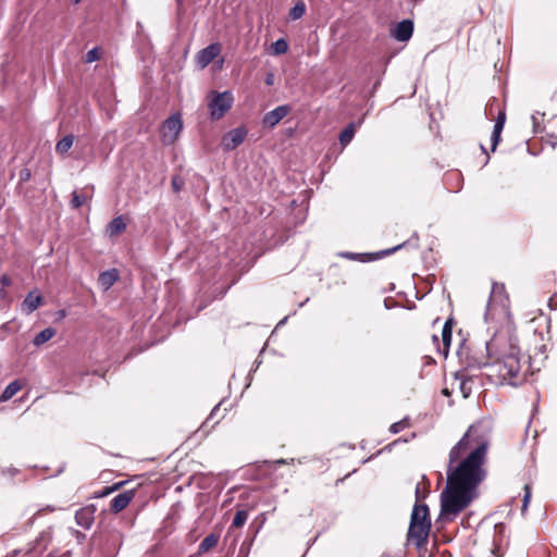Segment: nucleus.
<instances>
[{
  "mask_svg": "<svg viewBox=\"0 0 557 557\" xmlns=\"http://www.w3.org/2000/svg\"><path fill=\"white\" fill-rule=\"evenodd\" d=\"M487 449L488 441L476 435L473 426L450 449L446 486L441 494V520L453 521L478 498L479 486L486 476Z\"/></svg>",
  "mask_w": 557,
  "mask_h": 557,
  "instance_id": "obj_1",
  "label": "nucleus"
},
{
  "mask_svg": "<svg viewBox=\"0 0 557 557\" xmlns=\"http://www.w3.org/2000/svg\"><path fill=\"white\" fill-rule=\"evenodd\" d=\"M485 349L492 361L490 377H494L495 383L517 386L525 382L530 364L521 361L518 339L509 325L497 330L486 342Z\"/></svg>",
  "mask_w": 557,
  "mask_h": 557,
  "instance_id": "obj_2",
  "label": "nucleus"
},
{
  "mask_svg": "<svg viewBox=\"0 0 557 557\" xmlns=\"http://www.w3.org/2000/svg\"><path fill=\"white\" fill-rule=\"evenodd\" d=\"M510 318L509 298L504 284L493 283L484 319L486 322H508Z\"/></svg>",
  "mask_w": 557,
  "mask_h": 557,
  "instance_id": "obj_3",
  "label": "nucleus"
},
{
  "mask_svg": "<svg viewBox=\"0 0 557 557\" xmlns=\"http://www.w3.org/2000/svg\"><path fill=\"white\" fill-rule=\"evenodd\" d=\"M431 529L429 508L426 505L416 504L410 518L408 529V542L421 547L428 540Z\"/></svg>",
  "mask_w": 557,
  "mask_h": 557,
  "instance_id": "obj_4",
  "label": "nucleus"
},
{
  "mask_svg": "<svg viewBox=\"0 0 557 557\" xmlns=\"http://www.w3.org/2000/svg\"><path fill=\"white\" fill-rule=\"evenodd\" d=\"M234 98L231 91L212 92L209 101L210 116L212 120H219L232 108Z\"/></svg>",
  "mask_w": 557,
  "mask_h": 557,
  "instance_id": "obj_5",
  "label": "nucleus"
},
{
  "mask_svg": "<svg viewBox=\"0 0 557 557\" xmlns=\"http://www.w3.org/2000/svg\"><path fill=\"white\" fill-rule=\"evenodd\" d=\"M183 128L181 114L175 113L168 117L161 129V138L164 145H172L178 138Z\"/></svg>",
  "mask_w": 557,
  "mask_h": 557,
  "instance_id": "obj_6",
  "label": "nucleus"
},
{
  "mask_svg": "<svg viewBox=\"0 0 557 557\" xmlns=\"http://www.w3.org/2000/svg\"><path fill=\"white\" fill-rule=\"evenodd\" d=\"M248 131L244 126L231 129L222 137V147L225 151H232L236 149L245 138L247 137Z\"/></svg>",
  "mask_w": 557,
  "mask_h": 557,
  "instance_id": "obj_7",
  "label": "nucleus"
},
{
  "mask_svg": "<svg viewBox=\"0 0 557 557\" xmlns=\"http://www.w3.org/2000/svg\"><path fill=\"white\" fill-rule=\"evenodd\" d=\"M222 47L219 42H213L198 51L196 62L200 69L207 67L220 53Z\"/></svg>",
  "mask_w": 557,
  "mask_h": 557,
  "instance_id": "obj_8",
  "label": "nucleus"
},
{
  "mask_svg": "<svg viewBox=\"0 0 557 557\" xmlns=\"http://www.w3.org/2000/svg\"><path fill=\"white\" fill-rule=\"evenodd\" d=\"M290 112V107L287 104L278 106L275 109L267 112L262 119V124L265 127L273 128Z\"/></svg>",
  "mask_w": 557,
  "mask_h": 557,
  "instance_id": "obj_9",
  "label": "nucleus"
},
{
  "mask_svg": "<svg viewBox=\"0 0 557 557\" xmlns=\"http://www.w3.org/2000/svg\"><path fill=\"white\" fill-rule=\"evenodd\" d=\"M463 362L470 369L485 368L487 370L486 374L490 376V364H492V361L487 354L483 355L482 352L471 351L467 355Z\"/></svg>",
  "mask_w": 557,
  "mask_h": 557,
  "instance_id": "obj_10",
  "label": "nucleus"
},
{
  "mask_svg": "<svg viewBox=\"0 0 557 557\" xmlns=\"http://www.w3.org/2000/svg\"><path fill=\"white\" fill-rule=\"evenodd\" d=\"M413 33V22L410 20H404L396 24L393 29V36L398 41H408Z\"/></svg>",
  "mask_w": 557,
  "mask_h": 557,
  "instance_id": "obj_11",
  "label": "nucleus"
},
{
  "mask_svg": "<svg viewBox=\"0 0 557 557\" xmlns=\"http://www.w3.org/2000/svg\"><path fill=\"white\" fill-rule=\"evenodd\" d=\"M134 496H135V492L132 490L117 494L111 500L112 511L120 512L123 509H125L129 505V503L133 500Z\"/></svg>",
  "mask_w": 557,
  "mask_h": 557,
  "instance_id": "obj_12",
  "label": "nucleus"
},
{
  "mask_svg": "<svg viewBox=\"0 0 557 557\" xmlns=\"http://www.w3.org/2000/svg\"><path fill=\"white\" fill-rule=\"evenodd\" d=\"M505 122H506L505 110H499L496 121H495V124H494V129H493V133L491 136L492 151H494L496 149V147L500 140V134L504 128Z\"/></svg>",
  "mask_w": 557,
  "mask_h": 557,
  "instance_id": "obj_13",
  "label": "nucleus"
},
{
  "mask_svg": "<svg viewBox=\"0 0 557 557\" xmlns=\"http://www.w3.org/2000/svg\"><path fill=\"white\" fill-rule=\"evenodd\" d=\"M75 521L79 527L89 529L94 523V510L89 507L78 509L75 513Z\"/></svg>",
  "mask_w": 557,
  "mask_h": 557,
  "instance_id": "obj_14",
  "label": "nucleus"
},
{
  "mask_svg": "<svg viewBox=\"0 0 557 557\" xmlns=\"http://www.w3.org/2000/svg\"><path fill=\"white\" fill-rule=\"evenodd\" d=\"M42 298L40 295H35L34 293L27 294L25 299L22 302V310L26 314H30L35 310L38 309V307L41 305Z\"/></svg>",
  "mask_w": 557,
  "mask_h": 557,
  "instance_id": "obj_15",
  "label": "nucleus"
},
{
  "mask_svg": "<svg viewBox=\"0 0 557 557\" xmlns=\"http://www.w3.org/2000/svg\"><path fill=\"white\" fill-rule=\"evenodd\" d=\"M126 220L123 215L114 218L107 226V233L114 237L126 230Z\"/></svg>",
  "mask_w": 557,
  "mask_h": 557,
  "instance_id": "obj_16",
  "label": "nucleus"
},
{
  "mask_svg": "<svg viewBox=\"0 0 557 557\" xmlns=\"http://www.w3.org/2000/svg\"><path fill=\"white\" fill-rule=\"evenodd\" d=\"M119 278V273L115 269L107 270L99 275V283L104 289H109Z\"/></svg>",
  "mask_w": 557,
  "mask_h": 557,
  "instance_id": "obj_17",
  "label": "nucleus"
},
{
  "mask_svg": "<svg viewBox=\"0 0 557 557\" xmlns=\"http://www.w3.org/2000/svg\"><path fill=\"white\" fill-rule=\"evenodd\" d=\"M358 125L351 122L341 132L338 140L343 147H346L352 140Z\"/></svg>",
  "mask_w": 557,
  "mask_h": 557,
  "instance_id": "obj_18",
  "label": "nucleus"
},
{
  "mask_svg": "<svg viewBox=\"0 0 557 557\" xmlns=\"http://www.w3.org/2000/svg\"><path fill=\"white\" fill-rule=\"evenodd\" d=\"M55 330L53 327H46L40 331L33 339V344L35 346H41L48 341H50L55 335Z\"/></svg>",
  "mask_w": 557,
  "mask_h": 557,
  "instance_id": "obj_19",
  "label": "nucleus"
},
{
  "mask_svg": "<svg viewBox=\"0 0 557 557\" xmlns=\"http://www.w3.org/2000/svg\"><path fill=\"white\" fill-rule=\"evenodd\" d=\"M220 536L215 533L207 535L199 544L198 552L203 554L218 545Z\"/></svg>",
  "mask_w": 557,
  "mask_h": 557,
  "instance_id": "obj_20",
  "label": "nucleus"
},
{
  "mask_svg": "<svg viewBox=\"0 0 557 557\" xmlns=\"http://www.w3.org/2000/svg\"><path fill=\"white\" fill-rule=\"evenodd\" d=\"M22 384L20 381L15 380L11 382L2 392L0 396L1 401H8L11 399L18 391H21Z\"/></svg>",
  "mask_w": 557,
  "mask_h": 557,
  "instance_id": "obj_21",
  "label": "nucleus"
},
{
  "mask_svg": "<svg viewBox=\"0 0 557 557\" xmlns=\"http://www.w3.org/2000/svg\"><path fill=\"white\" fill-rule=\"evenodd\" d=\"M74 137L72 135H66L62 139L57 143L55 150L58 153L64 154L66 153L71 147L73 146Z\"/></svg>",
  "mask_w": 557,
  "mask_h": 557,
  "instance_id": "obj_22",
  "label": "nucleus"
},
{
  "mask_svg": "<svg viewBox=\"0 0 557 557\" xmlns=\"http://www.w3.org/2000/svg\"><path fill=\"white\" fill-rule=\"evenodd\" d=\"M442 339L445 348V354H447V349L451 342V323L447 321L442 329Z\"/></svg>",
  "mask_w": 557,
  "mask_h": 557,
  "instance_id": "obj_23",
  "label": "nucleus"
},
{
  "mask_svg": "<svg viewBox=\"0 0 557 557\" xmlns=\"http://www.w3.org/2000/svg\"><path fill=\"white\" fill-rule=\"evenodd\" d=\"M306 13V4L302 1L297 2L289 11L292 20H299Z\"/></svg>",
  "mask_w": 557,
  "mask_h": 557,
  "instance_id": "obj_24",
  "label": "nucleus"
},
{
  "mask_svg": "<svg viewBox=\"0 0 557 557\" xmlns=\"http://www.w3.org/2000/svg\"><path fill=\"white\" fill-rule=\"evenodd\" d=\"M247 519H248V511L247 510H238L235 513V517L232 522V527L240 528L246 523Z\"/></svg>",
  "mask_w": 557,
  "mask_h": 557,
  "instance_id": "obj_25",
  "label": "nucleus"
},
{
  "mask_svg": "<svg viewBox=\"0 0 557 557\" xmlns=\"http://www.w3.org/2000/svg\"><path fill=\"white\" fill-rule=\"evenodd\" d=\"M288 50V44L285 39L280 38L272 44L273 54H283Z\"/></svg>",
  "mask_w": 557,
  "mask_h": 557,
  "instance_id": "obj_26",
  "label": "nucleus"
},
{
  "mask_svg": "<svg viewBox=\"0 0 557 557\" xmlns=\"http://www.w3.org/2000/svg\"><path fill=\"white\" fill-rule=\"evenodd\" d=\"M544 115L545 113L540 112H535L534 114H532L531 120L534 134L541 133L544 129L541 123V120L544 117Z\"/></svg>",
  "mask_w": 557,
  "mask_h": 557,
  "instance_id": "obj_27",
  "label": "nucleus"
},
{
  "mask_svg": "<svg viewBox=\"0 0 557 557\" xmlns=\"http://www.w3.org/2000/svg\"><path fill=\"white\" fill-rule=\"evenodd\" d=\"M409 426V420L407 418L398 421V422H395L391 425L389 428V431L394 434L396 433H399L400 431H403L404 429L408 428Z\"/></svg>",
  "mask_w": 557,
  "mask_h": 557,
  "instance_id": "obj_28",
  "label": "nucleus"
},
{
  "mask_svg": "<svg viewBox=\"0 0 557 557\" xmlns=\"http://www.w3.org/2000/svg\"><path fill=\"white\" fill-rule=\"evenodd\" d=\"M100 59V51L98 48H92L89 50L84 58V61L86 63H91Z\"/></svg>",
  "mask_w": 557,
  "mask_h": 557,
  "instance_id": "obj_29",
  "label": "nucleus"
},
{
  "mask_svg": "<svg viewBox=\"0 0 557 557\" xmlns=\"http://www.w3.org/2000/svg\"><path fill=\"white\" fill-rule=\"evenodd\" d=\"M85 201H86L85 196H82V195L77 194L76 191L73 193L72 200H71L72 208L78 209L79 207H82L84 205Z\"/></svg>",
  "mask_w": 557,
  "mask_h": 557,
  "instance_id": "obj_30",
  "label": "nucleus"
},
{
  "mask_svg": "<svg viewBox=\"0 0 557 557\" xmlns=\"http://www.w3.org/2000/svg\"><path fill=\"white\" fill-rule=\"evenodd\" d=\"M531 499V487L529 484L524 485V495L522 500V512H524L528 509L529 503Z\"/></svg>",
  "mask_w": 557,
  "mask_h": 557,
  "instance_id": "obj_31",
  "label": "nucleus"
},
{
  "mask_svg": "<svg viewBox=\"0 0 557 557\" xmlns=\"http://www.w3.org/2000/svg\"><path fill=\"white\" fill-rule=\"evenodd\" d=\"M182 184H183V182H182V180H181L178 176H174V177L172 178V186H173V189H174L175 191L181 190V188H182Z\"/></svg>",
  "mask_w": 557,
  "mask_h": 557,
  "instance_id": "obj_32",
  "label": "nucleus"
},
{
  "mask_svg": "<svg viewBox=\"0 0 557 557\" xmlns=\"http://www.w3.org/2000/svg\"><path fill=\"white\" fill-rule=\"evenodd\" d=\"M0 284H1V287H7L11 284V280L10 277L7 275V274H3L1 277H0Z\"/></svg>",
  "mask_w": 557,
  "mask_h": 557,
  "instance_id": "obj_33",
  "label": "nucleus"
},
{
  "mask_svg": "<svg viewBox=\"0 0 557 557\" xmlns=\"http://www.w3.org/2000/svg\"><path fill=\"white\" fill-rule=\"evenodd\" d=\"M466 385H467V383H466V382H461V384H460V389H461V392H462V394H463V397H468V396H469V393H470V389H469V388H467V386H466Z\"/></svg>",
  "mask_w": 557,
  "mask_h": 557,
  "instance_id": "obj_34",
  "label": "nucleus"
},
{
  "mask_svg": "<svg viewBox=\"0 0 557 557\" xmlns=\"http://www.w3.org/2000/svg\"><path fill=\"white\" fill-rule=\"evenodd\" d=\"M20 175H21L22 181H27L30 177V172H29V170L25 169V170L21 171Z\"/></svg>",
  "mask_w": 557,
  "mask_h": 557,
  "instance_id": "obj_35",
  "label": "nucleus"
},
{
  "mask_svg": "<svg viewBox=\"0 0 557 557\" xmlns=\"http://www.w3.org/2000/svg\"><path fill=\"white\" fill-rule=\"evenodd\" d=\"M273 79H274L273 75H272V74H269V75L267 76V78H265V84H267V85H272V84H273Z\"/></svg>",
  "mask_w": 557,
  "mask_h": 557,
  "instance_id": "obj_36",
  "label": "nucleus"
},
{
  "mask_svg": "<svg viewBox=\"0 0 557 557\" xmlns=\"http://www.w3.org/2000/svg\"><path fill=\"white\" fill-rule=\"evenodd\" d=\"M44 539V534H40L39 537L36 539L33 547L30 548V550L35 549L36 545Z\"/></svg>",
  "mask_w": 557,
  "mask_h": 557,
  "instance_id": "obj_37",
  "label": "nucleus"
},
{
  "mask_svg": "<svg viewBox=\"0 0 557 557\" xmlns=\"http://www.w3.org/2000/svg\"><path fill=\"white\" fill-rule=\"evenodd\" d=\"M7 297V292L4 289V287H0V298L3 299Z\"/></svg>",
  "mask_w": 557,
  "mask_h": 557,
  "instance_id": "obj_38",
  "label": "nucleus"
},
{
  "mask_svg": "<svg viewBox=\"0 0 557 557\" xmlns=\"http://www.w3.org/2000/svg\"><path fill=\"white\" fill-rule=\"evenodd\" d=\"M344 256L349 258V259H356V255L351 253V252L344 253Z\"/></svg>",
  "mask_w": 557,
  "mask_h": 557,
  "instance_id": "obj_39",
  "label": "nucleus"
},
{
  "mask_svg": "<svg viewBox=\"0 0 557 557\" xmlns=\"http://www.w3.org/2000/svg\"><path fill=\"white\" fill-rule=\"evenodd\" d=\"M399 248H400V245H399V246H396V247H394V248H392V249H389V250H386L384 253H391V252H394V251H396V250H397V249H399Z\"/></svg>",
  "mask_w": 557,
  "mask_h": 557,
  "instance_id": "obj_40",
  "label": "nucleus"
},
{
  "mask_svg": "<svg viewBox=\"0 0 557 557\" xmlns=\"http://www.w3.org/2000/svg\"><path fill=\"white\" fill-rule=\"evenodd\" d=\"M8 472L11 474V475H14L15 473H17V469H14V468H11L8 470Z\"/></svg>",
  "mask_w": 557,
  "mask_h": 557,
  "instance_id": "obj_41",
  "label": "nucleus"
},
{
  "mask_svg": "<svg viewBox=\"0 0 557 557\" xmlns=\"http://www.w3.org/2000/svg\"><path fill=\"white\" fill-rule=\"evenodd\" d=\"M219 407H220V404H218L211 411V414L210 416H213L215 413V411L219 410Z\"/></svg>",
  "mask_w": 557,
  "mask_h": 557,
  "instance_id": "obj_42",
  "label": "nucleus"
},
{
  "mask_svg": "<svg viewBox=\"0 0 557 557\" xmlns=\"http://www.w3.org/2000/svg\"><path fill=\"white\" fill-rule=\"evenodd\" d=\"M381 557H400V556H393L391 554L384 553Z\"/></svg>",
  "mask_w": 557,
  "mask_h": 557,
  "instance_id": "obj_43",
  "label": "nucleus"
},
{
  "mask_svg": "<svg viewBox=\"0 0 557 557\" xmlns=\"http://www.w3.org/2000/svg\"><path fill=\"white\" fill-rule=\"evenodd\" d=\"M82 0H74L75 3H79Z\"/></svg>",
  "mask_w": 557,
  "mask_h": 557,
  "instance_id": "obj_44",
  "label": "nucleus"
}]
</instances>
